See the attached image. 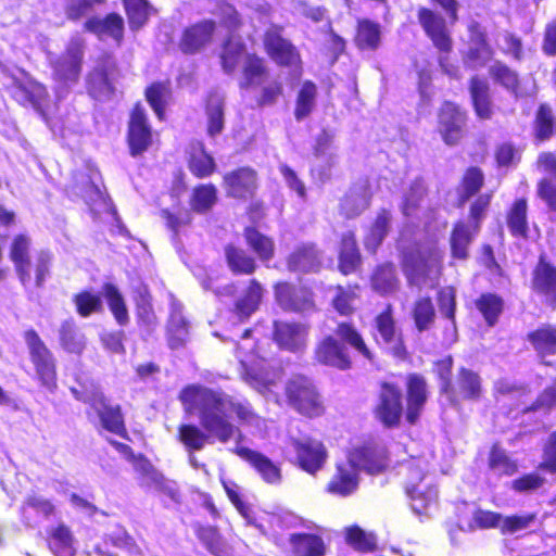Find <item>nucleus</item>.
Listing matches in <instances>:
<instances>
[{
    "label": "nucleus",
    "instance_id": "c03bdc74",
    "mask_svg": "<svg viewBox=\"0 0 556 556\" xmlns=\"http://www.w3.org/2000/svg\"><path fill=\"white\" fill-rule=\"evenodd\" d=\"M178 438L188 452L201 451L206 443H213L216 440L207 430L204 432L193 425H181L178 429Z\"/></svg>",
    "mask_w": 556,
    "mask_h": 556
},
{
    "label": "nucleus",
    "instance_id": "a19ab883",
    "mask_svg": "<svg viewBox=\"0 0 556 556\" xmlns=\"http://www.w3.org/2000/svg\"><path fill=\"white\" fill-rule=\"evenodd\" d=\"M59 338L61 346L68 353L80 354L86 346V338L73 319L62 323Z\"/></svg>",
    "mask_w": 556,
    "mask_h": 556
},
{
    "label": "nucleus",
    "instance_id": "2f4dec72",
    "mask_svg": "<svg viewBox=\"0 0 556 556\" xmlns=\"http://www.w3.org/2000/svg\"><path fill=\"white\" fill-rule=\"evenodd\" d=\"M49 548L54 556H75L74 535L63 522L47 529Z\"/></svg>",
    "mask_w": 556,
    "mask_h": 556
},
{
    "label": "nucleus",
    "instance_id": "7c9ffc66",
    "mask_svg": "<svg viewBox=\"0 0 556 556\" xmlns=\"http://www.w3.org/2000/svg\"><path fill=\"white\" fill-rule=\"evenodd\" d=\"M225 182L231 197L245 198L256 188V174L251 168L242 167L226 175Z\"/></svg>",
    "mask_w": 556,
    "mask_h": 556
},
{
    "label": "nucleus",
    "instance_id": "37998d69",
    "mask_svg": "<svg viewBox=\"0 0 556 556\" xmlns=\"http://www.w3.org/2000/svg\"><path fill=\"white\" fill-rule=\"evenodd\" d=\"M527 210V201L525 199H518L507 212L506 223L511 236L518 238L528 237L529 226Z\"/></svg>",
    "mask_w": 556,
    "mask_h": 556
},
{
    "label": "nucleus",
    "instance_id": "ddd939ff",
    "mask_svg": "<svg viewBox=\"0 0 556 556\" xmlns=\"http://www.w3.org/2000/svg\"><path fill=\"white\" fill-rule=\"evenodd\" d=\"M466 117L452 102H444L439 113V131L448 146L456 144L464 134Z\"/></svg>",
    "mask_w": 556,
    "mask_h": 556
},
{
    "label": "nucleus",
    "instance_id": "c9c22d12",
    "mask_svg": "<svg viewBox=\"0 0 556 556\" xmlns=\"http://www.w3.org/2000/svg\"><path fill=\"white\" fill-rule=\"evenodd\" d=\"M207 134L215 137L225 125V97L219 92L210 93L206 102Z\"/></svg>",
    "mask_w": 556,
    "mask_h": 556
},
{
    "label": "nucleus",
    "instance_id": "052dcab7",
    "mask_svg": "<svg viewBox=\"0 0 556 556\" xmlns=\"http://www.w3.org/2000/svg\"><path fill=\"white\" fill-rule=\"evenodd\" d=\"M489 74L492 79L503 86L506 90L517 96L518 91V74L506 64L496 61L489 67Z\"/></svg>",
    "mask_w": 556,
    "mask_h": 556
},
{
    "label": "nucleus",
    "instance_id": "338daca9",
    "mask_svg": "<svg viewBox=\"0 0 556 556\" xmlns=\"http://www.w3.org/2000/svg\"><path fill=\"white\" fill-rule=\"evenodd\" d=\"M245 239L262 261H268L274 256V242L270 238L254 228H247Z\"/></svg>",
    "mask_w": 556,
    "mask_h": 556
},
{
    "label": "nucleus",
    "instance_id": "6ab92c4d",
    "mask_svg": "<svg viewBox=\"0 0 556 556\" xmlns=\"http://www.w3.org/2000/svg\"><path fill=\"white\" fill-rule=\"evenodd\" d=\"M274 340L281 349L300 351L306 345L307 328L298 323L275 321Z\"/></svg>",
    "mask_w": 556,
    "mask_h": 556
},
{
    "label": "nucleus",
    "instance_id": "4c0bfd02",
    "mask_svg": "<svg viewBox=\"0 0 556 556\" xmlns=\"http://www.w3.org/2000/svg\"><path fill=\"white\" fill-rule=\"evenodd\" d=\"M528 340L541 358L556 354V327L544 325L530 332Z\"/></svg>",
    "mask_w": 556,
    "mask_h": 556
},
{
    "label": "nucleus",
    "instance_id": "aec40b11",
    "mask_svg": "<svg viewBox=\"0 0 556 556\" xmlns=\"http://www.w3.org/2000/svg\"><path fill=\"white\" fill-rule=\"evenodd\" d=\"M538 168L548 175L539 182L538 193L549 210L556 211V156L542 152L538 157Z\"/></svg>",
    "mask_w": 556,
    "mask_h": 556
},
{
    "label": "nucleus",
    "instance_id": "3c124183",
    "mask_svg": "<svg viewBox=\"0 0 556 556\" xmlns=\"http://www.w3.org/2000/svg\"><path fill=\"white\" fill-rule=\"evenodd\" d=\"M334 334L338 339L353 348L358 354L368 361H372V354L356 328L349 323L338 324Z\"/></svg>",
    "mask_w": 556,
    "mask_h": 556
},
{
    "label": "nucleus",
    "instance_id": "e433bc0d",
    "mask_svg": "<svg viewBox=\"0 0 556 556\" xmlns=\"http://www.w3.org/2000/svg\"><path fill=\"white\" fill-rule=\"evenodd\" d=\"M289 543L295 556L325 555V543L318 535L308 533H293L290 535Z\"/></svg>",
    "mask_w": 556,
    "mask_h": 556
},
{
    "label": "nucleus",
    "instance_id": "13d9d810",
    "mask_svg": "<svg viewBox=\"0 0 556 556\" xmlns=\"http://www.w3.org/2000/svg\"><path fill=\"white\" fill-rule=\"evenodd\" d=\"M135 302L139 321L148 328H153L156 325V316L151 303V294L146 286H139L135 290Z\"/></svg>",
    "mask_w": 556,
    "mask_h": 556
},
{
    "label": "nucleus",
    "instance_id": "72a5a7b5",
    "mask_svg": "<svg viewBox=\"0 0 556 556\" xmlns=\"http://www.w3.org/2000/svg\"><path fill=\"white\" fill-rule=\"evenodd\" d=\"M481 379L478 374L470 369L462 368L458 372L455 387L451 386L452 395L464 400H478L481 396Z\"/></svg>",
    "mask_w": 556,
    "mask_h": 556
},
{
    "label": "nucleus",
    "instance_id": "5701e85b",
    "mask_svg": "<svg viewBox=\"0 0 556 556\" xmlns=\"http://www.w3.org/2000/svg\"><path fill=\"white\" fill-rule=\"evenodd\" d=\"M532 289L556 306V267L541 258L533 270Z\"/></svg>",
    "mask_w": 556,
    "mask_h": 556
},
{
    "label": "nucleus",
    "instance_id": "f3484780",
    "mask_svg": "<svg viewBox=\"0 0 556 556\" xmlns=\"http://www.w3.org/2000/svg\"><path fill=\"white\" fill-rule=\"evenodd\" d=\"M316 359L324 365L341 370L351 367V359L346 348L333 336L325 337L316 346Z\"/></svg>",
    "mask_w": 556,
    "mask_h": 556
},
{
    "label": "nucleus",
    "instance_id": "7ed1b4c3",
    "mask_svg": "<svg viewBox=\"0 0 556 556\" xmlns=\"http://www.w3.org/2000/svg\"><path fill=\"white\" fill-rule=\"evenodd\" d=\"M443 252L433 242L418 244L403 252L402 265L410 285L421 287L437 279Z\"/></svg>",
    "mask_w": 556,
    "mask_h": 556
},
{
    "label": "nucleus",
    "instance_id": "393cba45",
    "mask_svg": "<svg viewBox=\"0 0 556 556\" xmlns=\"http://www.w3.org/2000/svg\"><path fill=\"white\" fill-rule=\"evenodd\" d=\"M85 28L100 39L112 38L119 43L124 35V20L116 13H111L103 18L94 16L85 23Z\"/></svg>",
    "mask_w": 556,
    "mask_h": 556
},
{
    "label": "nucleus",
    "instance_id": "bf43d9fd",
    "mask_svg": "<svg viewBox=\"0 0 556 556\" xmlns=\"http://www.w3.org/2000/svg\"><path fill=\"white\" fill-rule=\"evenodd\" d=\"M314 165L312 172L318 176L321 182L331 176V169L338 164V148L313 153Z\"/></svg>",
    "mask_w": 556,
    "mask_h": 556
},
{
    "label": "nucleus",
    "instance_id": "0eeeda50",
    "mask_svg": "<svg viewBox=\"0 0 556 556\" xmlns=\"http://www.w3.org/2000/svg\"><path fill=\"white\" fill-rule=\"evenodd\" d=\"M290 404L301 414L313 417L321 413L318 394L306 377L291 379L286 388Z\"/></svg>",
    "mask_w": 556,
    "mask_h": 556
},
{
    "label": "nucleus",
    "instance_id": "69168bd1",
    "mask_svg": "<svg viewBox=\"0 0 556 556\" xmlns=\"http://www.w3.org/2000/svg\"><path fill=\"white\" fill-rule=\"evenodd\" d=\"M103 295L117 323L125 325L128 321V312L118 289L112 283H105L103 286Z\"/></svg>",
    "mask_w": 556,
    "mask_h": 556
},
{
    "label": "nucleus",
    "instance_id": "ea45409f",
    "mask_svg": "<svg viewBox=\"0 0 556 556\" xmlns=\"http://www.w3.org/2000/svg\"><path fill=\"white\" fill-rule=\"evenodd\" d=\"M361 262V255L356 245V240L352 231L342 236L339 254V268L344 274L353 273Z\"/></svg>",
    "mask_w": 556,
    "mask_h": 556
},
{
    "label": "nucleus",
    "instance_id": "774afa93",
    "mask_svg": "<svg viewBox=\"0 0 556 556\" xmlns=\"http://www.w3.org/2000/svg\"><path fill=\"white\" fill-rule=\"evenodd\" d=\"M416 328L422 332L428 330L435 318V311L430 298H421L416 301L413 309Z\"/></svg>",
    "mask_w": 556,
    "mask_h": 556
},
{
    "label": "nucleus",
    "instance_id": "bb28decb",
    "mask_svg": "<svg viewBox=\"0 0 556 556\" xmlns=\"http://www.w3.org/2000/svg\"><path fill=\"white\" fill-rule=\"evenodd\" d=\"M235 453L249 462L267 483L276 484L281 480L280 468L265 455L248 447L237 446Z\"/></svg>",
    "mask_w": 556,
    "mask_h": 556
},
{
    "label": "nucleus",
    "instance_id": "09e8293b",
    "mask_svg": "<svg viewBox=\"0 0 556 556\" xmlns=\"http://www.w3.org/2000/svg\"><path fill=\"white\" fill-rule=\"evenodd\" d=\"M242 80L240 88L247 89L253 86L261 85L266 77V67L264 61L255 54L245 55L242 65Z\"/></svg>",
    "mask_w": 556,
    "mask_h": 556
},
{
    "label": "nucleus",
    "instance_id": "58836bf2",
    "mask_svg": "<svg viewBox=\"0 0 556 556\" xmlns=\"http://www.w3.org/2000/svg\"><path fill=\"white\" fill-rule=\"evenodd\" d=\"M317 86L311 81L305 80L298 91L294 108V118L301 122L308 117L316 108Z\"/></svg>",
    "mask_w": 556,
    "mask_h": 556
},
{
    "label": "nucleus",
    "instance_id": "b1692460",
    "mask_svg": "<svg viewBox=\"0 0 556 556\" xmlns=\"http://www.w3.org/2000/svg\"><path fill=\"white\" fill-rule=\"evenodd\" d=\"M265 47L271 59L281 65H294L299 62V53L293 45L282 38L276 29L266 33Z\"/></svg>",
    "mask_w": 556,
    "mask_h": 556
},
{
    "label": "nucleus",
    "instance_id": "a18cd8bd",
    "mask_svg": "<svg viewBox=\"0 0 556 556\" xmlns=\"http://www.w3.org/2000/svg\"><path fill=\"white\" fill-rule=\"evenodd\" d=\"M262 296V286L256 280H252L244 294L236 302L235 313L238 318H249L258 308Z\"/></svg>",
    "mask_w": 556,
    "mask_h": 556
},
{
    "label": "nucleus",
    "instance_id": "2eb2a0df",
    "mask_svg": "<svg viewBox=\"0 0 556 556\" xmlns=\"http://www.w3.org/2000/svg\"><path fill=\"white\" fill-rule=\"evenodd\" d=\"M152 141L151 127L147 122L144 109L137 104L130 115L128 126V142L131 155L146 151Z\"/></svg>",
    "mask_w": 556,
    "mask_h": 556
},
{
    "label": "nucleus",
    "instance_id": "864d4df0",
    "mask_svg": "<svg viewBox=\"0 0 556 556\" xmlns=\"http://www.w3.org/2000/svg\"><path fill=\"white\" fill-rule=\"evenodd\" d=\"M132 466L138 475V482L142 488L160 486L163 475L142 455L134 457Z\"/></svg>",
    "mask_w": 556,
    "mask_h": 556
},
{
    "label": "nucleus",
    "instance_id": "79ce46f5",
    "mask_svg": "<svg viewBox=\"0 0 556 556\" xmlns=\"http://www.w3.org/2000/svg\"><path fill=\"white\" fill-rule=\"evenodd\" d=\"M406 492L410 498L412 509L417 515L427 514L431 507L437 505L438 490L435 486H406Z\"/></svg>",
    "mask_w": 556,
    "mask_h": 556
},
{
    "label": "nucleus",
    "instance_id": "1a4fd4ad",
    "mask_svg": "<svg viewBox=\"0 0 556 556\" xmlns=\"http://www.w3.org/2000/svg\"><path fill=\"white\" fill-rule=\"evenodd\" d=\"M116 64L112 56L103 55L87 77L90 96L97 100L109 99L114 92Z\"/></svg>",
    "mask_w": 556,
    "mask_h": 556
},
{
    "label": "nucleus",
    "instance_id": "f03ea898",
    "mask_svg": "<svg viewBox=\"0 0 556 556\" xmlns=\"http://www.w3.org/2000/svg\"><path fill=\"white\" fill-rule=\"evenodd\" d=\"M386 467L387 455L383 447L366 445L354 448L346 462L337 464L327 491L339 496L351 495L358 486V470L374 475L381 472Z\"/></svg>",
    "mask_w": 556,
    "mask_h": 556
},
{
    "label": "nucleus",
    "instance_id": "4d7b16f0",
    "mask_svg": "<svg viewBox=\"0 0 556 556\" xmlns=\"http://www.w3.org/2000/svg\"><path fill=\"white\" fill-rule=\"evenodd\" d=\"M104 538L111 545L127 552L131 556L142 555V551L136 540L119 525H116L110 532L105 533Z\"/></svg>",
    "mask_w": 556,
    "mask_h": 556
},
{
    "label": "nucleus",
    "instance_id": "39448f33",
    "mask_svg": "<svg viewBox=\"0 0 556 556\" xmlns=\"http://www.w3.org/2000/svg\"><path fill=\"white\" fill-rule=\"evenodd\" d=\"M72 393L77 400L90 405L99 417L100 425L103 429L117 435L125 437L126 428L122 408L118 404H112L98 389L81 393L73 388Z\"/></svg>",
    "mask_w": 556,
    "mask_h": 556
},
{
    "label": "nucleus",
    "instance_id": "8fccbe9b",
    "mask_svg": "<svg viewBox=\"0 0 556 556\" xmlns=\"http://www.w3.org/2000/svg\"><path fill=\"white\" fill-rule=\"evenodd\" d=\"M245 55L250 54L245 52V47L240 40L228 39L220 55L224 72L227 74L233 73L239 64L243 65Z\"/></svg>",
    "mask_w": 556,
    "mask_h": 556
},
{
    "label": "nucleus",
    "instance_id": "423d86ee",
    "mask_svg": "<svg viewBox=\"0 0 556 556\" xmlns=\"http://www.w3.org/2000/svg\"><path fill=\"white\" fill-rule=\"evenodd\" d=\"M24 340L41 386L49 391H53L56 388V370L53 354L33 329L25 331Z\"/></svg>",
    "mask_w": 556,
    "mask_h": 556
},
{
    "label": "nucleus",
    "instance_id": "e2e57ef3",
    "mask_svg": "<svg viewBox=\"0 0 556 556\" xmlns=\"http://www.w3.org/2000/svg\"><path fill=\"white\" fill-rule=\"evenodd\" d=\"M355 41L361 49H377L380 42L379 25L368 20L361 21L358 23Z\"/></svg>",
    "mask_w": 556,
    "mask_h": 556
},
{
    "label": "nucleus",
    "instance_id": "f704fd0d",
    "mask_svg": "<svg viewBox=\"0 0 556 556\" xmlns=\"http://www.w3.org/2000/svg\"><path fill=\"white\" fill-rule=\"evenodd\" d=\"M469 89L477 115L483 119L491 118L492 102L490 99V87L488 80L473 76L470 80Z\"/></svg>",
    "mask_w": 556,
    "mask_h": 556
},
{
    "label": "nucleus",
    "instance_id": "412c9836",
    "mask_svg": "<svg viewBox=\"0 0 556 556\" xmlns=\"http://www.w3.org/2000/svg\"><path fill=\"white\" fill-rule=\"evenodd\" d=\"M47 96L48 93L45 86L30 79L16 83L13 88V97L16 101L23 105L33 106L46 121Z\"/></svg>",
    "mask_w": 556,
    "mask_h": 556
},
{
    "label": "nucleus",
    "instance_id": "9d476101",
    "mask_svg": "<svg viewBox=\"0 0 556 556\" xmlns=\"http://www.w3.org/2000/svg\"><path fill=\"white\" fill-rule=\"evenodd\" d=\"M85 40L81 36H73L65 53L55 62L54 74L64 83H75L81 70Z\"/></svg>",
    "mask_w": 556,
    "mask_h": 556
},
{
    "label": "nucleus",
    "instance_id": "603ef678",
    "mask_svg": "<svg viewBox=\"0 0 556 556\" xmlns=\"http://www.w3.org/2000/svg\"><path fill=\"white\" fill-rule=\"evenodd\" d=\"M371 286L381 294L394 292L399 287L395 266L390 263L379 266L371 277Z\"/></svg>",
    "mask_w": 556,
    "mask_h": 556
},
{
    "label": "nucleus",
    "instance_id": "680f3d73",
    "mask_svg": "<svg viewBox=\"0 0 556 556\" xmlns=\"http://www.w3.org/2000/svg\"><path fill=\"white\" fill-rule=\"evenodd\" d=\"M124 7L132 30L141 28L148 21L151 7L147 0H124Z\"/></svg>",
    "mask_w": 556,
    "mask_h": 556
},
{
    "label": "nucleus",
    "instance_id": "473e14b6",
    "mask_svg": "<svg viewBox=\"0 0 556 556\" xmlns=\"http://www.w3.org/2000/svg\"><path fill=\"white\" fill-rule=\"evenodd\" d=\"M29 238L24 235H18L14 238L11 248V260L15 265L16 273L21 282L26 286L30 282L31 276L29 270Z\"/></svg>",
    "mask_w": 556,
    "mask_h": 556
},
{
    "label": "nucleus",
    "instance_id": "a878e982",
    "mask_svg": "<svg viewBox=\"0 0 556 556\" xmlns=\"http://www.w3.org/2000/svg\"><path fill=\"white\" fill-rule=\"evenodd\" d=\"M407 412L406 419L415 424L427 401V383L419 375H409L407 378Z\"/></svg>",
    "mask_w": 556,
    "mask_h": 556
},
{
    "label": "nucleus",
    "instance_id": "5fc2aeb1",
    "mask_svg": "<svg viewBox=\"0 0 556 556\" xmlns=\"http://www.w3.org/2000/svg\"><path fill=\"white\" fill-rule=\"evenodd\" d=\"M225 255L229 268L235 274L250 275L254 273L256 268L255 261L253 257L248 255L244 250L233 245H227L225 249Z\"/></svg>",
    "mask_w": 556,
    "mask_h": 556
},
{
    "label": "nucleus",
    "instance_id": "cd10ccee",
    "mask_svg": "<svg viewBox=\"0 0 556 556\" xmlns=\"http://www.w3.org/2000/svg\"><path fill=\"white\" fill-rule=\"evenodd\" d=\"M167 333L170 349L182 346L189 337V324L182 314L181 303L176 300L170 302Z\"/></svg>",
    "mask_w": 556,
    "mask_h": 556
},
{
    "label": "nucleus",
    "instance_id": "c756f323",
    "mask_svg": "<svg viewBox=\"0 0 556 556\" xmlns=\"http://www.w3.org/2000/svg\"><path fill=\"white\" fill-rule=\"evenodd\" d=\"M321 265L319 251L313 243H303L290 254L288 267L292 271H317Z\"/></svg>",
    "mask_w": 556,
    "mask_h": 556
},
{
    "label": "nucleus",
    "instance_id": "f257e3e1",
    "mask_svg": "<svg viewBox=\"0 0 556 556\" xmlns=\"http://www.w3.org/2000/svg\"><path fill=\"white\" fill-rule=\"evenodd\" d=\"M180 399L198 416L203 430H207L220 443L242 435L240 429L230 421L229 412L236 413L242 424L256 427L261 424V418L248 401H237L223 392L190 386L182 391Z\"/></svg>",
    "mask_w": 556,
    "mask_h": 556
},
{
    "label": "nucleus",
    "instance_id": "6e6552de",
    "mask_svg": "<svg viewBox=\"0 0 556 556\" xmlns=\"http://www.w3.org/2000/svg\"><path fill=\"white\" fill-rule=\"evenodd\" d=\"M374 413L383 426L388 428L397 426L403 415L401 389L392 383H382Z\"/></svg>",
    "mask_w": 556,
    "mask_h": 556
},
{
    "label": "nucleus",
    "instance_id": "c85d7f7f",
    "mask_svg": "<svg viewBox=\"0 0 556 556\" xmlns=\"http://www.w3.org/2000/svg\"><path fill=\"white\" fill-rule=\"evenodd\" d=\"M370 202V192L365 182L354 185L340 202V211L348 218L361 215Z\"/></svg>",
    "mask_w": 556,
    "mask_h": 556
},
{
    "label": "nucleus",
    "instance_id": "a211bd4d",
    "mask_svg": "<svg viewBox=\"0 0 556 556\" xmlns=\"http://www.w3.org/2000/svg\"><path fill=\"white\" fill-rule=\"evenodd\" d=\"M417 15L420 25L433 45L441 51H448L451 49V38L446 31L443 16L427 8H420Z\"/></svg>",
    "mask_w": 556,
    "mask_h": 556
},
{
    "label": "nucleus",
    "instance_id": "20e7f679",
    "mask_svg": "<svg viewBox=\"0 0 556 556\" xmlns=\"http://www.w3.org/2000/svg\"><path fill=\"white\" fill-rule=\"evenodd\" d=\"M251 330L247 329L241 337V341L237 344V358L239 359L242 379L256 390L266 388L271 378L267 370V363L264 358L253 353L254 343L249 338Z\"/></svg>",
    "mask_w": 556,
    "mask_h": 556
},
{
    "label": "nucleus",
    "instance_id": "f8f14e48",
    "mask_svg": "<svg viewBox=\"0 0 556 556\" xmlns=\"http://www.w3.org/2000/svg\"><path fill=\"white\" fill-rule=\"evenodd\" d=\"M275 298L285 311L309 312L314 308L313 293L305 288H295L287 282L275 286Z\"/></svg>",
    "mask_w": 556,
    "mask_h": 556
},
{
    "label": "nucleus",
    "instance_id": "de8ad7c7",
    "mask_svg": "<svg viewBox=\"0 0 556 556\" xmlns=\"http://www.w3.org/2000/svg\"><path fill=\"white\" fill-rule=\"evenodd\" d=\"M476 232L477 231H475V226L471 227L465 223H458L455 225L450 240L452 255L455 258H467L468 248Z\"/></svg>",
    "mask_w": 556,
    "mask_h": 556
},
{
    "label": "nucleus",
    "instance_id": "dca6fc26",
    "mask_svg": "<svg viewBox=\"0 0 556 556\" xmlns=\"http://www.w3.org/2000/svg\"><path fill=\"white\" fill-rule=\"evenodd\" d=\"M215 23L204 20L187 27L179 40V49L185 54H195L211 43Z\"/></svg>",
    "mask_w": 556,
    "mask_h": 556
},
{
    "label": "nucleus",
    "instance_id": "0e129e2a",
    "mask_svg": "<svg viewBox=\"0 0 556 556\" xmlns=\"http://www.w3.org/2000/svg\"><path fill=\"white\" fill-rule=\"evenodd\" d=\"M476 307L482 314L489 326H493L502 313L503 301L500 296L485 293L476 300Z\"/></svg>",
    "mask_w": 556,
    "mask_h": 556
},
{
    "label": "nucleus",
    "instance_id": "49530a36",
    "mask_svg": "<svg viewBox=\"0 0 556 556\" xmlns=\"http://www.w3.org/2000/svg\"><path fill=\"white\" fill-rule=\"evenodd\" d=\"M390 223L391 213L387 210H382L377 215L374 224L370 226L368 232L365 236L364 244L368 251L376 252L378 247L382 243L383 239L388 235Z\"/></svg>",
    "mask_w": 556,
    "mask_h": 556
},
{
    "label": "nucleus",
    "instance_id": "4468645a",
    "mask_svg": "<svg viewBox=\"0 0 556 556\" xmlns=\"http://www.w3.org/2000/svg\"><path fill=\"white\" fill-rule=\"evenodd\" d=\"M291 446L296 454L300 466L309 473H315L325 464L327 452L324 444L309 438L292 440Z\"/></svg>",
    "mask_w": 556,
    "mask_h": 556
},
{
    "label": "nucleus",
    "instance_id": "9b49d317",
    "mask_svg": "<svg viewBox=\"0 0 556 556\" xmlns=\"http://www.w3.org/2000/svg\"><path fill=\"white\" fill-rule=\"evenodd\" d=\"M22 522L29 528H36L40 521L50 520L58 514L55 504L42 494L28 493L21 505Z\"/></svg>",
    "mask_w": 556,
    "mask_h": 556
},
{
    "label": "nucleus",
    "instance_id": "6e6d98bb",
    "mask_svg": "<svg viewBox=\"0 0 556 556\" xmlns=\"http://www.w3.org/2000/svg\"><path fill=\"white\" fill-rule=\"evenodd\" d=\"M425 195L426 187L424 180L420 178L415 179L403 195V201L401 204V211L403 215L406 217L416 215L421 202L425 199Z\"/></svg>",
    "mask_w": 556,
    "mask_h": 556
},
{
    "label": "nucleus",
    "instance_id": "4be33fe9",
    "mask_svg": "<svg viewBox=\"0 0 556 556\" xmlns=\"http://www.w3.org/2000/svg\"><path fill=\"white\" fill-rule=\"evenodd\" d=\"M376 327L380 336L378 342L382 343L395 357L403 358L405 356V348L401 336L395 329L390 306L377 316Z\"/></svg>",
    "mask_w": 556,
    "mask_h": 556
}]
</instances>
